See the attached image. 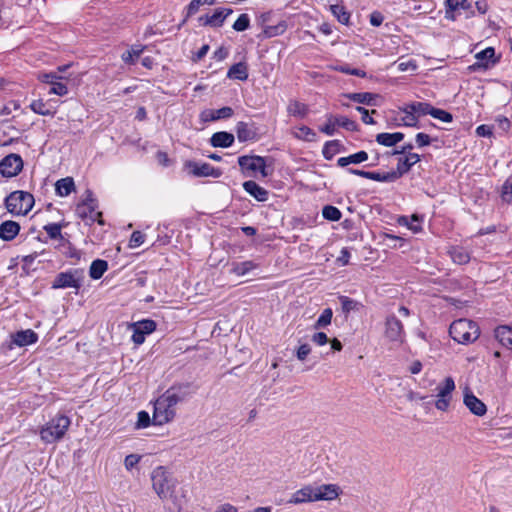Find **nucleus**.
I'll return each mask as SVG.
<instances>
[{
    "label": "nucleus",
    "mask_w": 512,
    "mask_h": 512,
    "mask_svg": "<svg viewBox=\"0 0 512 512\" xmlns=\"http://www.w3.org/2000/svg\"><path fill=\"white\" fill-rule=\"evenodd\" d=\"M292 134L295 138L307 142L316 141L317 138L315 131L312 130L310 127L304 125L295 128Z\"/></svg>",
    "instance_id": "obj_38"
},
{
    "label": "nucleus",
    "mask_w": 512,
    "mask_h": 512,
    "mask_svg": "<svg viewBox=\"0 0 512 512\" xmlns=\"http://www.w3.org/2000/svg\"><path fill=\"white\" fill-rule=\"evenodd\" d=\"M312 342L318 346H323L328 343L329 339L324 332H317L311 338Z\"/></svg>",
    "instance_id": "obj_64"
},
{
    "label": "nucleus",
    "mask_w": 512,
    "mask_h": 512,
    "mask_svg": "<svg viewBox=\"0 0 512 512\" xmlns=\"http://www.w3.org/2000/svg\"><path fill=\"white\" fill-rule=\"evenodd\" d=\"M23 169V160L18 154H9L0 161V174L11 178L17 176Z\"/></svg>",
    "instance_id": "obj_12"
},
{
    "label": "nucleus",
    "mask_w": 512,
    "mask_h": 512,
    "mask_svg": "<svg viewBox=\"0 0 512 512\" xmlns=\"http://www.w3.org/2000/svg\"><path fill=\"white\" fill-rule=\"evenodd\" d=\"M30 109L38 115H42V116L52 115V112L46 108V104L41 99L33 100L30 104Z\"/></svg>",
    "instance_id": "obj_50"
},
{
    "label": "nucleus",
    "mask_w": 512,
    "mask_h": 512,
    "mask_svg": "<svg viewBox=\"0 0 512 512\" xmlns=\"http://www.w3.org/2000/svg\"><path fill=\"white\" fill-rule=\"evenodd\" d=\"M68 93V88L65 84L60 82L59 80H56L54 83H52L51 88L49 90V94H55L58 96H64Z\"/></svg>",
    "instance_id": "obj_57"
},
{
    "label": "nucleus",
    "mask_w": 512,
    "mask_h": 512,
    "mask_svg": "<svg viewBox=\"0 0 512 512\" xmlns=\"http://www.w3.org/2000/svg\"><path fill=\"white\" fill-rule=\"evenodd\" d=\"M423 217H420L418 214H413L411 218L407 216H400L398 218V224L401 226H406L408 229L413 231L414 233H418L422 230Z\"/></svg>",
    "instance_id": "obj_29"
},
{
    "label": "nucleus",
    "mask_w": 512,
    "mask_h": 512,
    "mask_svg": "<svg viewBox=\"0 0 512 512\" xmlns=\"http://www.w3.org/2000/svg\"><path fill=\"white\" fill-rule=\"evenodd\" d=\"M431 116L445 123H450L453 120L451 113L435 107H432Z\"/></svg>",
    "instance_id": "obj_53"
},
{
    "label": "nucleus",
    "mask_w": 512,
    "mask_h": 512,
    "mask_svg": "<svg viewBox=\"0 0 512 512\" xmlns=\"http://www.w3.org/2000/svg\"><path fill=\"white\" fill-rule=\"evenodd\" d=\"M129 327H136L140 330L144 335H149L153 333L156 329V323L151 319H144L135 323L130 324Z\"/></svg>",
    "instance_id": "obj_43"
},
{
    "label": "nucleus",
    "mask_w": 512,
    "mask_h": 512,
    "mask_svg": "<svg viewBox=\"0 0 512 512\" xmlns=\"http://www.w3.org/2000/svg\"><path fill=\"white\" fill-rule=\"evenodd\" d=\"M397 68L401 72L415 71L417 69V65L414 60H408L405 62H399Z\"/></svg>",
    "instance_id": "obj_63"
},
{
    "label": "nucleus",
    "mask_w": 512,
    "mask_h": 512,
    "mask_svg": "<svg viewBox=\"0 0 512 512\" xmlns=\"http://www.w3.org/2000/svg\"><path fill=\"white\" fill-rule=\"evenodd\" d=\"M190 396V384L175 383L170 386L153 403V424L162 426L172 422L177 414V405L185 402Z\"/></svg>",
    "instance_id": "obj_1"
},
{
    "label": "nucleus",
    "mask_w": 512,
    "mask_h": 512,
    "mask_svg": "<svg viewBox=\"0 0 512 512\" xmlns=\"http://www.w3.org/2000/svg\"><path fill=\"white\" fill-rule=\"evenodd\" d=\"M332 317H333L332 309L331 308L324 309L322 311V313L320 314V316L318 317V319L316 320V322L314 324V328L321 329V328L327 327L328 325L331 324Z\"/></svg>",
    "instance_id": "obj_47"
},
{
    "label": "nucleus",
    "mask_w": 512,
    "mask_h": 512,
    "mask_svg": "<svg viewBox=\"0 0 512 512\" xmlns=\"http://www.w3.org/2000/svg\"><path fill=\"white\" fill-rule=\"evenodd\" d=\"M322 216L329 221H339L342 217V213L337 207L326 205L322 209Z\"/></svg>",
    "instance_id": "obj_48"
},
{
    "label": "nucleus",
    "mask_w": 512,
    "mask_h": 512,
    "mask_svg": "<svg viewBox=\"0 0 512 512\" xmlns=\"http://www.w3.org/2000/svg\"><path fill=\"white\" fill-rule=\"evenodd\" d=\"M62 226L59 223H49L44 226V230L51 239H62L61 234Z\"/></svg>",
    "instance_id": "obj_51"
},
{
    "label": "nucleus",
    "mask_w": 512,
    "mask_h": 512,
    "mask_svg": "<svg viewBox=\"0 0 512 512\" xmlns=\"http://www.w3.org/2000/svg\"><path fill=\"white\" fill-rule=\"evenodd\" d=\"M151 423H153L152 421V418H150V415L148 412L146 411H140L138 412L137 414V423H136V427L141 429V428H146L148 427Z\"/></svg>",
    "instance_id": "obj_55"
},
{
    "label": "nucleus",
    "mask_w": 512,
    "mask_h": 512,
    "mask_svg": "<svg viewBox=\"0 0 512 512\" xmlns=\"http://www.w3.org/2000/svg\"><path fill=\"white\" fill-rule=\"evenodd\" d=\"M476 62L469 66L471 71L480 69H487L497 63L498 59L495 58V50L493 47H487L484 50L475 54Z\"/></svg>",
    "instance_id": "obj_14"
},
{
    "label": "nucleus",
    "mask_w": 512,
    "mask_h": 512,
    "mask_svg": "<svg viewBox=\"0 0 512 512\" xmlns=\"http://www.w3.org/2000/svg\"><path fill=\"white\" fill-rule=\"evenodd\" d=\"M336 119L333 116H330L326 122V124L322 125L319 130L326 134L327 136H333L336 132Z\"/></svg>",
    "instance_id": "obj_54"
},
{
    "label": "nucleus",
    "mask_w": 512,
    "mask_h": 512,
    "mask_svg": "<svg viewBox=\"0 0 512 512\" xmlns=\"http://www.w3.org/2000/svg\"><path fill=\"white\" fill-rule=\"evenodd\" d=\"M408 111L418 120L419 117L431 115L432 105L427 102H412L406 105Z\"/></svg>",
    "instance_id": "obj_30"
},
{
    "label": "nucleus",
    "mask_w": 512,
    "mask_h": 512,
    "mask_svg": "<svg viewBox=\"0 0 512 512\" xmlns=\"http://www.w3.org/2000/svg\"><path fill=\"white\" fill-rule=\"evenodd\" d=\"M339 301L341 303L342 312L345 315H348L351 312L360 311L363 308V305L361 302L354 300L352 298H349L347 296H340Z\"/></svg>",
    "instance_id": "obj_35"
},
{
    "label": "nucleus",
    "mask_w": 512,
    "mask_h": 512,
    "mask_svg": "<svg viewBox=\"0 0 512 512\" xmlns=\"http://www.w3.org/2000/svg\"><path fill=\"white\" fill-rule=\"evenodd\" d=\"M216 0H192L186 9V17L190 18L200 11H202V7H207L214 5Z\"/></svg>",
    "instance_id": "obj_37"
},
{
    "label": "nucleus",
    "mask_w": 512,
    "mask_h": 512,
    "mask_svg": "<svg viewBox=\"0 0 512 512\" xmlns=\"http://www.w3.org/2000/svg\"><path fill=\"white\" fill-rule=\"evenodd\" d=\"M63 250L62 253L71 259L74 260H80L81 258V252L77 250L75 247H73L68 241L62 244Z\"/></svg>",
    "instance_id": "obj_52"
},
{
    "label": "nucleus",
    "mask_w": 512,
    "mask_h": 512,
    "mask_svg": "<svg viewBox=\"0 0 512 512\" xmlns=\"http://www.w3.org/2000/svg\"><path fill=\"white\" fill-rule=\"evenodd\" d=\"M336 70L348 74V75H355L361 78H364L366 76V72L360 69L350 68L348 65L339 66L336 68Z\"/></svg>",
    "instance_id": "obj_61"
},
{
    "label": "nucleus",
    "mask_w": 512,
    "mask_h": 512,
    "mask_svg": "<svg viewBox=\"0 0 512 512\" xmlns=\"http://www.w3.org/2000/svg\"><path fill=\"white\" fill-rule=\"evenodd\" d=\"M140 461V457L136 454H130L125 457L124 465L127 470H131Z\"/></svg>",
    "instance_id": "obj_62"
},
{
    "label": "nucleus",
    "mask_w": 512,
    "mask_h": 512,
    "mask_svg": "<svg viewBox=\"0 0 512 512\" xmlns=\"http://www.w3.org/2000/svg\"><path fill=\"white\" fill-rule=\"evenodd\" d=\"M314 495V486L305 485L291 495V497L288 500V503L298 505L302 503L316 502V499H314Z\"/></svg>",
    "instance_id": "obj_18"
},
{
    "label": "nucleus",
    "mask_w": 512,
    "mask_h": 512,
    "mask_svg": "<svg viewBox=\"0 0 512 512\" xmlns=\"http://www.w3.org/2000/svg\"><path fill=\"white\" fill-rule=\"evenodd\" d=\"M20 232V225L16 221L7 220L0 224V239L12 241Z\"/></svg>",
    "instance_id": "obj_23"
},
{
    "label": "nucleus",
    "mask_w": 512,
    "mask_h": 512,
    "mask_svg": "<svg viewBox=\"0 0 512 512\" xmlns=\"http://www.w3.org/2000/svg\"><path fill=\"white\" fill-rule=\"evenodd\" d=\"M13 343L19 347H24L37 342L38 335L31 329L16 332L12 337Z\"/></svg>",
    "instance_id": "obj_25"
},
{
    "label": "nucleus",
    "mask_w": 512,
    "mask_h": 512,
    "mask_svg": "<svg viewBox=\"0 0 512 512\" xmlns=\"http://www.w3.org/2000/svg\"><path fill=\"white\" fill-rule=\"evenodd\" d=\"M447 19L456 20L459 16L469 17L474 15V6L470 0H445Z\"/></svg>",
    "instance_id": "obj_9"
},
{
    "label": "nucleus",
    "mask_w": 512,
    "mask_h": 512,
    "mask_svg": "<svg viewBox=\"0 0 512 512\" xmlns=\"http://www.w3.org/2000/svg\"><path fill=\"white\" fill-rule=\"evenodd\" d=\"M234 111L231 107H222L220 109H205L200 113L202 122L217 121L220 119H227L233 115Z\"/></svg>",
    "instance_id": "obj_19"
},
{
    "label": "nucleus",
    "mask_w": 512,
    "mask_h": 512,
    "mask_svg": "<svg viewBox=\"0 0 512 512\" xmlns=\"http://www.w3.org/2000/svg\"><path fill=\"white\" fill-rule=\"evenodd\" d=\"M186 167L189 173L195 177L218 178L221 176V171L208 163L188 162Z\"/></svg>",
    "instance_id": "obj_15"
},
{
    "label": "nucleus",
    "mask_w": 512,
    "mask_h": 512,
    "mask_svg": "<svg viewBox=\"0 0 512 512\" xmlns=\"http://www.w3.org/2000/svg\"><path fill=\"white\" fill-rule=\"evenodd\" d=\"M500 196L504 203L512 205V174L504 181Z\"/></svg>",
    "instance_id": "obj_44"
},
{
    "label": "nucleus",
    "mask_w": 512,
    "mask_h": 512,
    "mask_svg": "<svg viewBox=\"0 0 512 512\" xmlns=\"http://www.w3.org/2000/svg\"><path fill=\"white\" fill-rule=\"evenodd\" d=\"M97 203L91 191L86 192V198L76 207V214L87 224L98 222L103 224L102 213L97 211Z\"/></svg>",
    "instance_id": "obj_7"
},
{
    "label": "nucleus",
    "mask_w": 512,
    "mask_h": 512,
    "mask_svg": "<svg viewBox=\"0 0 512 512\" xmlns=\"http://www.w3.org/2000/svg\"><path fill=\"white\" fill-rule=\"evenodd\" d=\"M152 488L158 497L166 500L172 497L176 487V479L164 466H157L151 472Z\"/></svg>",
    "instance_id": "obj_3"
},
{
    "label": "nucleus",
    "mask_w": 512,
    "mask_h": 512,
    "mask_svg": "<svg viewBox=\"0 0 512 512\" xmlns=\"http://www.w3.org/2000/svg\"><path fill=\"white\" fill-rule=\"evenodd\" d=\"M330 10L334 17L342 24H347L350 18L349 13L346 11L343 5L335 4L330 7Z\"/></svg>",
    "instance_id": "obj_49"
},
{
    "label": "nucleus",
    "mask_w": 512,
    "mask_h": 512,
    "mask_svg": "<svg viewBox=\"0 0 512 512\" xmlns=\"http://www.w3.org/2000/svg\"><path fill=\"white\" fill-rule=\"evenodd\" d=\"M349 99L356 103L374 105L376 95L369 92L352 93L348 95Z\"/></svg>",
    "instance_id": "obj_46"
},
{
    "label": "nucleus",
    "mask_w": 512,
    "mask_h": 512,
    "mask_svg": "<svg viewBox=\"0 0 512 512\" xmlns=\"http://www.w3.org/2000/svg\"><path fill=\"white\" fill-rule=\"evenodd\" d=\"M449 255L452 259V261L456 264L463 265L470 261V254L468 251L463 247H452L449 250Z\"/></svg>",
    "instance_id": "obj_34"
},
{
    "label": "nucleus",
    "mask_w": 512,
    "mask_h": 512,
    "mask_svg": "<svg viewBox=\"0 0 512 512\" xmlns=\"http://www.w3.org/2000/svg\"><path fill=\"white\" fill-rule=\"evenodd\" d=\"M71 425V419L62 414L57 413L39 430L41 440L45 444H52L61 441Z\"/></svg>",
    "instance_id": "obj_2"
},
{
    "label": "nucleus",
    "mask_w": 512,
    "mask_h": 512,
    "mask_svg": "<svg viewBox=\"0 0 512 512\" xmlns=\"http://www.w3.org/2000/svg\"><path fill=\"white\" fill-rule=\"evenodd\" d=\"M455 389V381L450 376L446 377L441 383L437 385L435 401V408L437 410L441 412L448 411Z\"/></svg>",
    "instance_id": "obj_8"
},
{
    "label": "nucleus",
    "mask_w": 512,
    "mask_h": 512,
    "mask_svg": "<svg viewBox=\"0 0 512 512\" xmlns=\"http://www.w3.org/2000/svg\"><path fill=\"white\" fill-rule=\"evenodd\" d=\"M249 17L247 14H241L233 24V29L236 31H244L249 27Z\"/></svg>",
    "instance_id": "obj_58"
},
{
    "label": "nucleus",
    "mask_w": 512,
    "mask_h": 512,
    "mask_svg": "<svg viewBox=\"0 0 512 512\" xmlns=\"http://www.w3.org/2000/svg\"><path fill=\"white\" fill-rule=\"evenodd\" d=\"M463 402L469 411L476 416H484L487 412L486 405L472 392H465Z\"/></svg>",
    "instance_id": "obj_20"
},
{
    "label": "nucleus",
    "mask_w": 512,
    "mask_h": 512,
    "mask_svg": "<svg viewBox=\"0 0 512 512\" xmlns=\"http://www.w3.org/2000/svg\"><path fill=\"white\" fill-rule=\"evenodd\" d=\"M368 160V153L365 151H358L357 153L351 154L346 157H340L337 160L339 167H346L350 164H360Z\"/></svg>",
    "instance_id": "obj_31"
},
{
    "label": "nucleus",
    "mask_w": 512,
    "mask_h": 512,
    "mask_svg": "<svg viewBox=\"0 0 512 512\" xmlns=\"http://www.w3.org/2000/svg\"><path fill=\"white\" fill-rule=\"evenodd\" d=\"M255 268H257V264L253 261H244L233 264L232 272L237 276H244Z\"/></svg>",
    "instance_id": "obj_45"
},
{
    "label": "nucleus",
    "mask_w": 512,
    "mask_h": 512,
    "mask_svg": "<svg viewBox=\"0 0 512 512\" xmlns=\"http://www.w3.org/2000/svg\"><path fill=\"white\" fill-rule=\"evenodd\" d=\"M314 499L316 501H332L340 494V488L336 484H322L314 487Z\"/></svg>",
    "instance_id": "obj_17"
},
{
    "label": "nucleus",
    "mask_w": 512,
    "mask_h": 512,
    "mask_svg": "<svg viewBox=\"0 0 512 512\" xmlns=\"http://www.w3.org/2000/svg\"><path fill=\"white\" fill-rule=\"evenodd\" d=\"M232 12L230 8H217L211 14L207 13L201 15L197 18L198 27L210 29L220 28Z\"/></svg>",
    "instance_id": "obj_10"
},
{
    "label": "nucleus",
    "mask_w": 512,
    "mask_h": 512,
    "mask_svg": "<svg viewBox=\"0 0 512 512\" xmlns=\"http://www.w3.org/2000/svg\"><path fill=\"white\" fill-rule=\"evenodd\" d=\"M236 133L239 142H247L256 139L257 132L253 124L240 121L236 125Z\"/></svg>",
    "instance_id": "obj_24"
},
{
    "label": "nucleus",
    "mask_w": 512,
    "mask_h": 512,
    "mask_svg": "<svg viewBox=\"0 0 512 512\" xmlns=\"http://www.w3.org/2000/svg\"><path fill=\"white\" fill-rule=\"evenodd\" d=\"M385 337L393 343L402 344L405 339V331L402 322L395 316L389 315L385 321Z\"/></svg>",
    "instance_id": "obj_11"
},
{
    "label": "nucleus",
    "mask_w": 512,
    "mask_h": 512,
    "mask_svg": "<svg viewBox=\"0 0 512 512\" xmlns=\"http://www.w3.org/2000/svg\"><path fill=\"white\" fill-rule=\"evenodd\" d=\"M37 78L42 83H47V84L52 85V83H54L56 80H61L63 77L56 72H50V73H39Z\"/></svg>",
    "instance_id": "obj_56"
},
{
    "label": "nucleus",
    "mask_w": 512,
    "mask_h": 512,
    "mask_svg": "<svg viewBox=\"0 0 512 512\" xmlns=\"http://www.w3.org/2000/svg\"><path fill=\"white\" fill-rule=\"evenodd\" d=\"M234 135L229 132L221 131L214 133L210 138V144L213 147L228 148L234 143Z\"/></svg>",
    "instance_id": "obj_27"
},
{
    "label": "nucleus",
    "mask_w": 512,
    "mask_h": 512,
    "mask_svg": "<svg viewBox=\"0 0 512 512\" xmlns=\"http://www.w3.org/2000/svg\"><path fill=\"white\" fill-rule=\"evenodd\" d=\"M287 111L292 116L304 118L308 113V107L304 103L292 101L289 103Z\"/></svg>",
    "instance_id": "obj_42"
},
{
    "label": "nucleus",
    "mask_w": 512,
    "mask_h": 512,
    "mask_svg": "<svg viewBox=\"0 0 512 512\" xmlns=\"http://www.w3.org/2000/svg\"><path fill=\"white\" fill-rule=\"evenodd\" d=\"M243 189L257 201L265 202L268 200V191L258 185L255 181L249 180L243 183Z\"/></svg>",
    "instance_id": "obj_26"
},
{
    "label": "nucleus",
    "mask_w": 512,
    "mask_h": 512,
    "mask_svg": "<svg viewBox=\"0 0 512 512\" xmlns=\"http://www.w3.org/2000/svg\"><path fill=\"white\" fill-rule=\"evenodd\" d=\"M337 126L343 127L346 130L354 131L356 129V123L345 116L335 117Z\"/></svg>",
    "instance_id": "obj_60"
},
{
    "label": "nucleus",
    "mask_w": 512,
    "mask_h": 512,
    "mask_svg": "<svg viewBox=\"0 0 512 512\" xmlns=\"http://www.w3.org/2000/svg\"><path fill=\"white\" fill-rule=\"evenodd\" d=\"M238 164L242 170L260 172L262 177L268 175L266 172L265 159L261 156H240L238 158Z\"/></svg>",
    "instance_id": "obj_13"
},
{
    "label": "nucleus",
    "mask_w": 512,
    "mask_h": 512,
    "mask_svg": "<svg viewBox=\"0 0 512 512\" xmlns=\"http://www.w3.org/2000/svg\"><path fill=\"white\" fill-rule=\"evenodd\" d=\"M449 334L456 342L468 344L477 340L480 332L475 322L468 319H458L450 325Z\"/></svg>",
    "instance_id": "obj_4"
},
{
    "label": "nucleus",
    "mask_w": 512,
    "mask_h": 512,
    "mask_svg": "<svg viewBox=\"0 0 512 512\" xmlns=\"http://www.w3.org/2000/svg\"><path fill=\"white\" fill-rule=\"evenodd\" d=\"M403 139L404 134L402 132L379 133L376 136L377 143L386 147H392L401 142Z\"/></svg>",
    "instance_id": "obj_28"
},
{
    "label": "nucleus",
    "mask_w": 512,
    "mask_h": 512,
    "mask_svg": "<svg viewBox=\"0 0 512 512\" xmlns=\"http://www.w3.org/2000/svg\"><path fill=\"white\" fill-rule=\"evenodd\" d=\"M274 14L271 12L263 13L259 16L258 20L261 24L263 32H270L271 30H281L285 31L288 27L285 21L278 20L276 24H274L273 18Z\"/></svg>",
    "instance_id": "obj_22"
},
{
    "label": "nucleus",
    "mask_w": 512,
    "mask_h": 512,
    "mask_svg": "<svg viewBox=\"0 0 512 512\" xmlns=\"http://www.w3.org/2000/svg\"><path fill=\"white\" fill-rule=\"evenodd\" d=\"M230 79H237L244 81L248 78V69L245 63L239 62L230 67L227 73Z\"/></svg>",
    "instance_id": "obj_33"
},
{
    "label": "nucleus",
    "mask_w": 512,
    "mask_h": 512,
    "mask_svg": "<svg viewBox=\"0 0 512 512\" xmlns=\"http://www.w3.org/2000/svg\"><path fill=\"white\" fill-rule=\"evenodd\" d=\"M495 336L503 345L512 349V327L499 326L495 330Z\"/></svg>",
    "instance_id": "obj_39"
},
{
    "label": "nucleus",
    "mask_w": 512,
    "mask_h": 512,
    "mask_svg": "<svg viewBox=\"0 0 512 512\" xmlns=\"http://www.w3.org/2000/svg\"><path fill=\"white\" fill-rule=\"evenodd\" d=\"M342 144L339 140L327 141L322 150V154L326 160H331L337 153L340 152Z\"/></svg>",
    "instance_id": "obj_40"
},
{
    "label": "nucleus",
    "mask_w": 512,
    "mask_h": 512,
    "mask_svg": "<svg viewBox=\"0 0 512 512\" xmlns=\"http://www.w3.org/2000/svg\"><path fill=\"white\" fill-rule=\"evenodd\" d=\"M34 197L26 191H14L5 199L6 209L14 215H26L34 206Z\"/></svg>",
    "instance_id": "obj_5"
},
{
    "label": "nucleus",
    "mask_w": 512,
    "mask_h": 512,
    "mask_svg": "<svg viewBox=\"0 0 512 512\" xmlns=\"http://www.w3.org/2000/svg\"><path fill=\"white\" fill-rule=\"evenodd\" d=\"M74 189L75 184L71 177L62 178L55 183L56 194L60 197L68 196Z\"/></svg>",
    "instance_id": "obj_32"
},
{
    "label": "nucleus",
    "mask_w": 512,
    "mask_h": 512,
    "mask_svg": "<svg viewBox=\"0 0 512 512\" xmlns=\"http://www.w3.org/2000/svg\"><path fill=\"white\" fill-rule=\"evenodd\" d=\"M85 279L83 269H70L57 274L53 280V289L73 288L79 290Z\"/></svg>",
    "instance_id": "obj_6"
},
{
    "label": "nucleus",
    "mask_w": 512,
    "mask_h": 512,
    "mask_svg": "<svg viewBox=\"0 0 512 512\" xmlns=\"http://www.w3.org/2000/svg\"><path fill=\"white\" fill-rule=\"evenodd\" d=\"M145 242V235L140 231H134L129 240V247L136 248Z\"/></svg>",
    "instance_id": "obj_59"
},
{
    "label": "nucleus",
    "mask_w": 512,
    "mask_h": 512,
    "mask_svg": "<svg viewBox=\"0 0 512 512\" xmlns=\"http://www.w3.org/2000/svg\"><path fill=\"white\" fill-rule=\"evenodd\" d=\"M367 179L374 180L377 182H385V183L394 182V181L398 180L397 175L395 174L394 171L383 172V173L369 171V173L367 175Z\"/></svg>",
    "instance_id": "obj_41"
},
{
    "label": "nucleus",
    "mask_w": 512,
    "mask_h": 512,
    "mask_svg": "<svg viewBox=\"0 0 512 512\" xmlns=\"http://www.w3.org/2000/svg\"><path fill=\"white\" fill-rule=\"evenodd\" d=\"M389 123L394 127H417V119L408 111L407 106L400 108L389 118Z\"/></svg>",
    "instance_id": "obj_16"
},
{
    "label": "nucleus",
    "mask_w": 512,
    "mask_h": 512,
    "mask_svg": "<svg viewBox=\"0 0 512 512\" xmlns=\"http://www.w3.org/2000/svg\"><path fill=\"white\" fill-rule=\"evenodd\" d=\"M108 269V263L105 260L97 259L94 260L89 269V275L92 279L98 280Z\"/></svg>",
    "instance_id": "obj_36"
},
{
    "label": "nucleus",
    "mask_w": 512,
    "mask_h": 512,
    "mask_svg": "<svg viewBox=\"0 0 512 512\" xmlns=\"http://www.w3.org/2000/svg\"><path fill=\"white\" fill-rule=\"evenodd\" d=\"M420 161V156L417 153H407L398 159L397 168L394 170L397 178L399 179L406 174L413 165Z\"/></svg>",
    "instance_id": "obj_21"
}]
</instances>
